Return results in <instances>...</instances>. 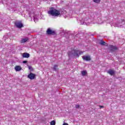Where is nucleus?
<instances>
[{
  "mask_svg": "<svg viewBox=\"0 0 125 125\" xmlns=\"http://www.w3.org/2000/svg\"><path fill=\"white\" fill-rule=\"evenodd\" d=\"M62 125H69V124H68L67 123H63V124Z\"/></svg>",
  "mask_w": 125,
  "mask_h": 125,
  "instance_id": "aec40b11",
  "label": "nucleus"
},
{
  "mask_svg": "<svg viewBox=\"0 0 125 125\" xmlns=\"http://www.w3.org/2000/svg\"><path fill=\"white\" fill-rule=\"evenodd\" d=\"M23 58H29L30 57V54L27 53H24L22 54Z\"/></svg>",
  "mask_w": 125,
  "mask_h": 125,
  "instance_id": "1a4fd4ad",
  "label": "nucleus"
},
{
  "mask_svg": "<svg viewBox=\"0 0 125 125\" xmlns=\"http://www.w3.org/2000/svg\"><path fill=\"white\" fill-rule=\"evenodd\" d=\"M81 74L82 76H85L86 74H87V72H86L85 70L81 71Z\"/></svg>",
  "mask_w": 125,
  "mask_h": 125,
  "instance_id": "ddd939ff",
  "label": "nucleus"
},
{
  "mask_svg": "<svg viewBox=\"0 0 125 125\" xmlns=\"http://www.w3.org/2000/svg\"><path fill=\"white\" fill-rule=\"evenodd\" d=\"M100 44H101V45H106V44H107V43H106V42L104 41H103V40H101L100 42Z\"/></svg>",
  "mask_w": 125,
  "mask_h": 125,
  "instance_id": "f8f14e48",
  "label": "nucleus"
},
{
  "mask_svg": "<svg viewBox=\"0 0 125 125\" xmlns=\"http://www.w3.org/2000/svg\"><path fill=\"white\" fill-rule=\"evenodd\" d=\"M82 59L84 61H90L91 58H90V56H83L82 57Z\"/></svg>",
  "mask_w": 125,
  "mask_h": 125,
  "instance_id": "39448f33",
  "label": "nucleus"
},
{
  "mask_svg": "<svg viewBox=\"0 0 125 125\" xmlns=\"http://www.w3.org/2000/svg\"><path fill=\"white\" fill-rule=\"evenodd\" d=\"M27 78H28V79H30V80H35V79H36V74L33 73H30L28 75Z\"/></svg>",
  "mask_w": 125,
  "mask_h": 125,
  "instance_id": "20e7f679",
  "label": "nucleus"
},
{
  "mask_svg": "<svg viewBox=\"0 0 125 125\" xmlns=\"http://www.w3.org/2000/svg\"><path fill=\"white\" fill-rule=\"evenodd\" d=\"M56 123L55 122V121L53 120L50 123V125H55Z\"/></svg>",
  "mask_w": 125,
  "mask_h": 125,
  "instance_id": "dca6fc26",
  "label": "nucleus"
},
{
  "mask_svg": "<svg viewBox=\"0 0 125 125\" xmlns=\"http://www.w3.org/2000/svg\"><path fill=\"white\" fill-rule=\"evenodd\" d=\"M53 69L54 71H57V69H58V65L56 64L55 65Z\"/></svg>",
  "mask_w": 125,
  "mask_h": 125,
  "instance_id": "4468645a",
  "label": "nucleus"
},
{
  "mask_svg": "<svg viewBox=\"0 0 125 125\" xmlns=\"http://www.w3.org/2000/svg\"><path fill=\"white\" fill-rule=\"evenodd\" d=\"M28 68H29V70H31V68H32V67L29 66Z\"/></svg>",
  "mask_w": 125,
  "mask_h": 125,
  "instance_id": "412c9836",
  "label": "nucleus"
},
{
  "mask_svg": "<svg viewBox=\"0 0 125 125\" xmlns=\"http://www.w3.org/2000/svg\"><path fill=\"white\" fill-rule=\"evenodd\" d=\"M48 14H50V15L54 16L55 17H58V16L61 15L60 11L58 10L54 7L50 8V10L48 11Z\"/></svg>",
  "mask_w": 125,
  "mask_h": 125,
  "instance_id": "f257e3e1",
  "label": "nucleus"
},
{
  "mask_svg": "<svg viewBox=\"0 0 125 125\" xmlns=\"http://www.w3.org/2000/svg\"><path fill=\"white\" fill-rule=\"evenodd\" d=\"M74 56H78L79 57V54L81 55V54H83V52L80 51H77L76 50H74Z\"/></svg>",
  "mask_w": 125,
  "mask_h": 125,
  "instance_id": "0eeeda50",
  "label": "nucleus"
},
{
  "mask_svg": "<svg viewBox=\"0 0 125 125\" xmlns=\"http://www.w3.org/2000/svg\"><path fill=\"white\" fill-rule=\"evenodd\" d=\"M109 47L111 52H114V51L118 50V47L116 46L110 45Z\"/></svg>",
  "mask_w": 125,
  "mask_h": 125,
  "instance_id": "423d86ee",
  "label": "nucleus"
},
{
  "mask_svg": "<svg viewBox=\"0 0 125 125\" xmlns=\"http://www.w3.org/2000/svg\"><path fill=\"white\" fill-rule=\"evenodd\" d=\"M15 25L19 29H21L23 27V24L21 21H16L15 22Z\"/></svg>",
  "mask_w": 125,
  "mask_h": 125,
  "instance_id": "7ed1b4c3",
  "label": "nucleus"
},
{
  "mask_svg": "<svg viewBox=\"0 0 125 125\" xmlns=\"http://www.w3.org/2000/svg\"><path fill=\"white\" fill-rule=\"evenodd\" d=\"M99 107H100V109H101V108L104 107V106H102V105H99Z\"/></svg>",
  "mask_w": 125,
  "mask_h": 125,
  "instance_id": "6ab92c4d",
  "label": "nucleus"
},
{
  "mask_svg": "<svg viewBox=\"0 0 125 125\" xmlns=\"http://www.w3.org/2000/svg\"><path fill=\"white\" fill-rule=\"evenodd\" d=\"M75 107L77 108V109H78V108H80V105L79 104H76L75 105Z\"/></svg>",
  "mask_w": 125,
  "mask_h": 125,
  "instance_id": "f3484780",
  "label": "nucleus"
},
{
  "mask_svg": "<svg viewBox=\"0 0 125 125\" xmlns=\"http://www.w3.org/2000/svg\"><path fill=\"white\" fill-rule=\"evenodd\" d=\"M93 1L95 2V3H100L101 0H93Z\"/></svg>",
  "mask_w": 125,
  "mask_h": 125,
  "instance_id": "2eb2a0df",
  "label": "nucleus"
},
{
  "mask_svg": "<svg viewBox=\"0 0 125 125\" xmlns=\"http://www.w3.org/2000/svg\"><path fill=\"white\" fill-rule=\"evenodd\" d=\"M107 73H108V74L110 75V76H114V75H115V71L114 70L109 69L107 71Z\"/></svg>",
  "mask_w": 125,
  "mask_h": 125,
  "instance_id": "6e6552de",
  "label": "nucleus"
},
{
  "mask_svg": "<svg viewBox=\"0 0 125 125\" xmlns=\"http://www.w3.org/2000/svg\"><path fill=\"white\" fill-rule=\"evenodd\" d=\"M15 70L17 72H19L20 71H21V70H22V68L19 65H17L15 66Z\"/></svg>",
  "mask_w": 125,
  "mask_h": 125,
  "instance_id": "9d476101",
  "label": "nucleus"
},
{
  "mask_svg": "<svg viewBox=\"0 0 125 125\" xmlns=\"http://www.w3.org/2000/svg\"><path fill=\"white\" fill-rule=\"evenodd\" d=\"M46 34L48 36H55L56 35V32L54 30H52L51 28H48L46 31Z\"/></svg>",
  "mask_w": 125,
  "mask_h": 125,
  "instance_id": "f03ea898",
  "label": "nucleus"
},
{
  "mask_svg": "<svg viewBox=\"0 0 125 125\" xmlns=\"http://www.w3.org/2000/svg\"><path fill=\"white\" fill-rule=\"evenodd\" d=\"M122 22H125V20H122Z\"/></svg>",
  "mask_w": 125,
  "mask_h": 125,
  "instance_id": "4be33fe9",
  "label": "nucleus"
},
{
  "mask_svg": "<svg viewBox=\"0 0 125 125\" xmlns=\"http://www.w3.org/2000/svg\"><path fill=\"white\" fill-rule=\"evenodd\" d=\"M28 62V61H24L22 62V63H23L24 64H25V63H27Z\"/></svg>",
  "mask_w": 125,
  "mask_h": 125,
  "instance_id": "a211bd4d",
  "label": "nucleus"
},
{
  "mask_svg": "<svg viewBox=\"0 0 125 125\" xmlns=\"http://www.w3.org/2000/svg\"><path fill=\"white\" fill-rule=\"evenodd\" d=\"M28 40H29V39H28V38H26L25 39H22L21 41V43H24L25 42H26Z\"/></svg>",
  "mask_w": 125,
  "mask_h": 125,
  "instance_id": "9b49d317",
  "label": "nucleus"
}]
</instances>
